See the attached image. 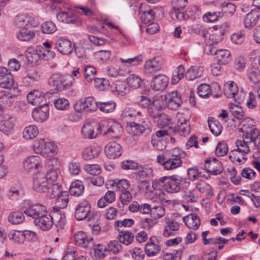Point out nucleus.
I'll return each instance as SVG.
<instances>
[{"instance_id": "obj_1", "label": "nucleus", "mask_w": 260, "mask_h": 260, "mask_svg": "<svg viewBox=\"0 0 260 260\" xmlns=\"http://www.w3.org/2000/svg\"><path fill=\"white\" fill-rule=\"evenodd\" d=\"M74 80L71 75L55 73L50 76L48 82L55 89L61 91L72 85Z\"/></svg>"}, {"instance_id": "obj_2", "label": "nucleus", "mask_w": 260, "mask_h": 260, "mask_svg": "<svg viewBox=\"0 0 260 260\" xmlns=\"http://www.w3.org/2000/svg\"><path fill=\"white\" fill-rule=\"evenodd\" d=\"M34 150L37 153L43 155H54L57 152V146L51 142H47L43 139L36 140L33 145Z\"/></svg>"}, {"instance_id": "obj_3", "label": "nucleus", "mask_w": 260, "mask_h": 260, "mask_svg": "<svg viewBox=\"0 0 260 260\" xmlns=\"http://www.w3.org/2000/svg\"><path fill=\"white\" fill-rule=\"evenodd\" d=\"M106 122L103 121L100 124L101 133L110 138L117 139L119 138L123 132L121 125L116 121L110 122L107 125Z\"/></svg>"}, {"instance_id": "obj_4", "label": "nucleus", "mask_w": 260, "mask_h": 260, "mask_svg": "<svg viewBox=\"0 0 260 260\" xmlns=\"http://www.w3.org/2000/svg\"><path fill=\"white\" fill-rule=\"evenodd\" d=\"M49 185L45 173L38 172L33 175L32 188L34 191L38 192H45L48 190Z\"/></svg>"}, {"instance_id": "obj_5", "label": "nucleus", "mask_w": 260, "mask_h": 260, "mask_svg": "<svg viewBox=\"0 0 260 260\" xmlns=\"http://www.w3.org/2000/svg\"><path fill=\"white\" fill-rule=\"evenodd\" d=\"M47 191L50 198L57 199L58 202H62L63 207L67 206L69 202L68 195L67 192L62 191L58 184H53L50 187L48 186V190Z\"/></svg>"}, {"instance_id": "obj_6", "label": "nucleus", "mask_w": 260, "mask_h": 260, "mask_svg": "<svg viewBox=\"0 0 260 260\" xmlns=\"http://www.w3.org/2000/svg\"><path fill=\"white\" fill-rule=\"evenodd\" d=\"M126 129L128 134L133 136H138L145 132H149L151 131L149 123L145 121H143L141 123L129 121L126 124Z\"/></svg>"}, {"instance_id": "obj_7", "label": "nucleus", "mask_w": 260, "mask_h": 260, "mask_svg": "<svg viewBox=\"0 0 260 260\" xmlns=\"http://www.w3.org/2000/svg\"><path fill=\"white\" fill-rule=\"evenodd\" d=\"M167 177L164 190L169 193L179 192L180 190V184L184 181L183 178L177 175Z\"/></svg>"}, {"instance_id": "obj_8", "label": "nucleus", "mask_w": 260, "mask_h": 260, "mask_svg": "<svg viewBox=\"0 0 260 260\" xmlns=\"http://www.w3.org/2000/svg\"><path fill=\"white\" fill-rule=\"evenodd\" d=\"M25 72L26 76L23 78L22 82L26 86H32L35 82L40 79V72L35 66H28Z\"/></svg>"}, {"instance_id": "obj_9", "label": "nucleus", "mask_w": 260, "mask_h": 260, "mask_svg": "<svg viewBox=\"0 0 260 260\" xmlns=\"http://www.w3.org/2000/svg\"><path fill=\"white\" fill-rule=\"evenodd\" d=\"M164 102L162 98L153 99L147 109L149 115L154 118L159 117L161 114L164 107Z\"/></svg>"}, {"instance_id": "obj_10", "label": "nucleus", "mask_w": 260, "mask_h": 260, "mask_svg": "<svg viewBox=\"0 0 260 260\" xmlns=\"http://www.w3.org/2000/svg\"><path fill=\"white\" fill-rule=\"evenodd\" d=\"M204 166V169L212 175L219 174L223 171L221 162L214 157L207 159Z\"/></svg>"}, {"instance_id": "obj_11", "label": "nucleus", "mask_w": 260, "mask_h": 260, "mask_svg": "<svg viewBox=\"0 0 260 260\" xmlns=\"http://www.w3.org/2000/svg\"><path fill=\"white\" fill-rule=\"evenodd\" d=\"M34 224L39 229L44 231L51 229L53 225L52 214L46 213L43 214L34 220Z\"/></svg>"}, {"instance_id": "obj_12", "label": "nucleus", "mask_w": 260, "mask_h": 260, "mask_svg": "<svg viewBox=\"0 0 260 260\" xmlns=\"http://www.w3.org/2000/svg\"><path fill=\"white\" fill-rule=\"evenodd\" d=\"M23 212L28 216L31 217L35 219L46 213L47 209L45 206L42 204H35L26 208L23 210Z\"/></svg>"}, {"instance_id": "obj_13", "label": "nucleus", "mask_w": 260, "mask_h": 260, "mask_svg": "<svg viewBox=\"0 0 260 260\" xmlns=\"http://www.w3.org/2000/svg\"><path fill=\"white\" fill-rule=\"evenodd\" d=\"M166 104L168 107L174 110H177L183 103L178 91H174L166 96Z\"/></svg>"}, {"instance_id": "obj_14", "label": "nucleus", "mask_w": 260, "mask_h": 260, "mask_svg": "<svg viewBox=\"0 0 260 260\" xmlns=\"http://www.w3.org/2000/svg\"><path fill=\"white\" fill-rule=\"evenodd\" d=\"M169 84V78L165 75L159 74L152 78L151 86L155 91L164 90Z\"/></svg>"}, {"instance_id": "obj_15", "label": "nucleus", "mask_w": 260, "mask_h": 260, "mask_svg": "<svg viewBox=\"0 0 260 260\" xmlns=\"http://www.w3.org/2000/svg\"><path fill=\"white\" fill-rule=\"evenodd\" d=\"M90 212V207L88 202L83 201L79 204L75 212V217L77 220H82L86 218Z\"/></svg>"}, {"instance_id": "obj_16", "label": "nucleus", "mask_w": 260, "mask_h": 260, "mask_svg": "<svg viewBox=\"0 0 260 260\" xmlns=\"http://www.w3.org/2000/svg\"><path fill=\"white\" fill-rule=\"evenodd\" d=\"M260 12L255 9H251L245 16L243 20L244 26L247 28H251L258 22Z\"/></svg>"}, {"instance_id": "obj_17", "label": "nucleus", "mask_w": 260, "mask_h": 260, "mask_svg": "<svg viewBox=\"0 0 260 260\" xmlns=\"http://www.w3.org/2000/svg\"><path fill=\"white\" fill-rule=\"evenodd\" d=\"M240 131L243 133V139L247 140L248 142H255L260 135L259 130L254 126L242 127Z\"/></svg>"}, {"instance_id": "obj_18", "label": "nucleus", "mask_w": 260, "mask_h": 260, "mask_svg": "<svg viewBox=\"0 0 260 260\" xmlns=\"http://www.w3.org/2000/svg\"><path fill=\"white\" fill-rule=\"evenodd\" d=\"M53 224L59 229H63L66 224V217L65 214L60 212L58 208L53 207L52 211Z\"/></svg>"}, {"instance_id": "obj_19", "label": "nucleus", "mask_w": 260, "mask_h": 260, "mask_svg": "<svg viewBox=\"0 0 260 260\" xmlns=\"http://www.w3.org/2000/svg\"><path fill=\"white\" fill-rule=\"evenodd\" d=\"M229 25L227 23H224L220 25L215 27V32L210 36V40H211L212 44L217 43L221 41L223 36L228 30Z\"/></svg>"}, {"instance_id": "obj_20", "label": "nucleus", "mask_w": 260, "mask_h": 260, "mask_svg": "<svg viewBox=\"0 0 260 260\" xmlns=\"http://www.w3.org/2000/svg\"><path fill=\"white\" fill-rule=\"evenodd\" d=\"M105 153L110 158L119 157L122 153V147L116 142H110L105 147Z\"/></svg>"}, {"instance_id": "obj_21", "label": "nucleus", "mask_w": 260, "mask_h": 260, "mask_svg": "<svg viewBox=\"0 0 260 260\" xmlns=\"http://www.w3.org/2000/svg\"><path fill=\"white\" fill-rule=\"evenodd\" d=\"M40 166L41 158L38 156H30L23 161V168L27 172L39 169Z\"/></svg>"}, {"instance_id": "obj_22", "label": "nucleus", "mask_w": 260, "mask_h": 260, "mask_svg": "<svg viewBox=\"0 0 260 260\" xmlns=\"http://www.w3.org/2000/svg\"><path fill=\"white\" fill-rule=\"evenodd\" d=\"M55 48L63 54H70L74 49L71 42L67 39H60L55 42Z\"/></svg>"}, {"instance_id": "obj_23", "label": "nucleus", "mask_w": 260, "mask_h": 260, "mask_svg": "<svg viewBox=\"0 0 260 260\" xmlns=\"http://www.w3.org/2000/svg\"><path fill=\"white\" fill-rule=\"evenodd\" d=\"M74 239L76 244L82 248H87L88 245L94 244L93 238L89 239L86 234L81 231L75 234Z\"/></svg>"}, {"instance_id": "obj_24", "label": "nucleus", "mask_w": 260, "mask_h": 260, "mask_svg": "<svg viewBox=\"0 0 260 260\" xmlns=\"http://www.w3.org/2000/svg\"><path fill=\"white\" fill-rule=\"evenodd\" d=\"M28 102L34 106L40 105L45 101L44 93L39 90H34L29 92L27 95Z\"/></svg>"}, {"instance_id": "obj_25", "label": "nucleus", "mask_w": 260, "mask_h": 260, "mask_svg": "<svg viewBox=\"0 0 260 260\" xmlns=\"http://www.w3.org/2000/svg\"><path fill=\"white\" fill-rule=\"evenodd\" d=\"M97 129L100 128V125H97L94 122H86L83 125L82 128V134L85 138L93 139L97 136V133L94 132V128Z\"/></svg>"}, {"instance_id": "obj_26", "label": "nucleus", "mask_w": 260, "mask_h": 260, "mask_svg": "<svg viewBox=\"0 0 260 260\" xmlns=\"http://www.w3.org/2000/svg\"><path fill=\"white\" fill-rule=\"evenodd\" d=\"M102 151L101 147L93 145L85 148L82 153V158L85 160H90L98 157Z\"/></svg>"}, {"instance_id": "obj_27", "label": "nucleus", "mask_w": 260, "mask_h": 260, "mask_svg": "<svg viewBox=\"0 0 260 260\" xmlns=\"http://www.w3.org/2000/svg\"><path fill=\"white\" fill-rule=\"evenodd\" d=\"M107 71L109 75L112 77L125 76L131 72L127 66H109Z\"/></svg>"}, {"instance_id": "obj_28", "label": "nucleus", "mask_w": 260, "mask_h": 260, "mask_svg": "<svg viewBox=\"0 0 260 260\" xmlns=\"http://www.w3.org/2000/svg\"><path fill=\"white\" fill-rule=\"evenodd\" d=\"M14 121L13 117L9 115H5L3 119L0 120V131L8 135L13 128Z\"/></svg>"}, {"instance_id": "obj_29", "label": "nucleus", "mask_w": 260, "mask_h": 260, "mask_svg": "<svg viewBox=\"0 0 260 260\" xmlns=\"http://www.w3.org/2000/svg\"><path fill=\"white\" fill-rule=\"evenodd\" d=\"M155 239H156V237H151L150 239V242L145 245V252L148 256H155L160 251V247L159 245L155 243Z\"/></svg>"}, {"instance_id": "obj_30", "label": "nucleus", "mask_w": 260, "mask_h": 260, "mask_svg": "<svg viewBox=\"0 0 260 260\" xmlns=\"http://www.w3.org/2000/svg\"><path fill=\"white\" fill-rule=\"evenodd\" d=\"M16 96L6 91L0 92V106L3 108L11 107L14 102Z\"/></svg>"}, {"instance_id": "obj_31", "label": "nucleus", "mask_w": 260, "mask_h": 260, "mask_svg": "<svg viewBox=\"0 0 260 260\" xmlns=\"http://www.w3.org/2000/svg\"><path fill=\"white\" fill-rule=\"evenodd\" d=\"M84 191V186L80 180L73 181L69 188V192L71 196L79 197L82 196Z\"/></svg>"}, {"instance_id": "obj_32", "label": "nucleus", "mask_w": 260, "mask_h": 260, "mask_svg": "<svg viewBox=\"0 0 260 260\" xmlns=\"http://www.w3.org/2000/svg\"><path fill=\"white\" fill-rule=\"evenodd\" d=\"M190 125L188 120L179 119L177 127L173 129V132H178L180 135L186 136L190 133Z\"/></svg>"}, {"instance_id": "obj_33", "label": "nucleus", "mask_w": 260, "mask_h": 260, "mask_svg": "<svg viewBox=\"0 0 260 260\" xmlns=\"http://www.w3.org/2000/svg\"><path fill=\"white\" fill-rule=\"evenodd\" d=\"M56 18L59 21L65 23L76 24L78 22L76 16L71 12H60L57 14Z\"/></svg>"}, {"instance_id": "obj_34", "label": "nucleus", "mask_w": 260, "mask_h": 260, "mask_svg": "<svg viewBox=\"0 0 260 260\" xmlns=\"http://www.w3.org/2000/svg\"><path fill=\"white\" fill-rule=\"evenodd\" d=\"M203 72L202 66H190V68L185 72V77L188 80H193L201 76Z\"/></svg>"}, {"instance_id": "obj_35", "label": "nucleus", "mask_w": 260, "mask_h": 260, "mask_svg": "<svg viewBox=\"0 0 260 260\" xmlns=\"http://www.w3.org/2000/svg\"><path fill=\"white\" fill-rule=\"evenodd\" d=\"M184 221L185 225L189 229L193 230H197L201 224L200 218L197 215L193 214H191L184 217Z\"/></svg>"}, {"instance_id": "obj_36", "label": "nucleus", "mask_w": 260, "mask_h": 260, "mask_svg": "<svg viewBox=\"0 0 260 260\" xmlns=\"http://www.w3.org/2000/svg\"><path fill=\"white\" fill-rule=\"evenodd\" d=\"M231 53L226 49L218 50L216 53V63L218 65H225L230 60Z\"/></svg>"}, {"instance_id": "obj_37", "label": "nucleus", "mask_w": 260, "mask_h": 260, "mask_svg": "<svg viewBox=\"0 0 260 260\" xmlns=\"http://www.w3.org/2000/svg\"><path fill=\"white\" fill-rule=\"evenodd\" d=\"M119 232V234L117 238L120 243L128 246L133 242L135 237L131 232L128 231H120Z\"/></svg>"}, {"instance_id": "obj_38", "label": "nucleus", "mask_w": 260, "mask_h": 260, "mask_svg": "<svg viewBox=\"0 0 260 260\" xmlns=\"http://www.w3.org/2000/svg\"><path fill=\"white\" fill-rule=\"evenodd\" d=\"M247 75L250 81L253 84H257L260 82V71L257 66L249 67Z\"/></svg>"}, {"instance_id": "obj_39", "label": "nucleus", "mask_w": 260, "mask_h": 260, "mask_svg": "<svg viewBox=\"0 0 260 260\" xmlns=\"http://www.w3.org/2000/svg\"><path fill=\"white\" fill-rule=\"evenodd\" d=\"M17 38L21 41H29L35 37V32L29 29L23 28L16 34Z\"/></svg>"}, {"instance_id": "obj_40", "label": "nucleus", "mask_w": 260, "mask_h": 260, "mask_svg": "<svg viewBox=\"0 0 260 260\" xmlns=\"http://www.w3.org/2000/svg\"><path fill=\"white\" fill-rule=\"evenodd\" d=\"M116 104L113 101L98 102V108L104 113H111L114 111Z\"/></svg>"}, {"instance_id": "obj_41", "label": "nucleus", "mask_w": 260, "mask_h": 260, "mask_svg": "<svg viewBox=\"0 0 260 260\" xmlns=\"http://www.w3.org/2000/svg\"><path fill=\"white\" fill-rule=\"evenodd\" d=\"M185 71L184 66H178L173 72L171 84H176L185 77Z\"/></svg>"}, {"instance_id": "obj_42", "label": "nucleus", "mask_w": 260, "mask_h": 260, "mask_svg": "<svg viewBox=\"0 0 260 260\" xmlns=\"http://www.w3.org/2000/svg\"><path fill=\"white\" fill-rule=\"evenodd\" d=\"M208 122L209 128L212 133L215 136H219L221 134L222 129V126L220 123L213 118H209Z\"/></svg>"}, {"instance_id": "obj_43", "label": "nucleus", "mask_w": 260, "mask_h": 260, "mask_svg": "<svg viewBox=\"0 0 260 260\" xmlns=\"http://www.w3.org/2000/svg\"><path fill=\"white\" fill-rule=\"evenodd\" d=\"M238 92V90L236 84L233 81L231 82L228 86L226 93L228 94V96L231 95V98H233L236 102L240 104L242 101V99L239 96L237 97Z\"/></svg>"}, {"instance_id": "obj_44", "label": "nucleus", "mask_w": 260, "mask_h": 260, "mask_svg": "<svg viewBox=\"0 0 260 260\" xmlns=\"http://www.w3.org/2000/svg\"><path fill=\"white\" fill-rule=\"evenodd\" d=\"M39 133L38 128L35 125L26 127L23 131V136L26 140L32 139L36 137Z\"/></svg>"}, {"instance_id": "obj_45", "label": "nucleus", "mask_w": 260, "mask_h": 260, "mask_svg": "<svg viewBox=\"0 0 260 260\" xmlns=\"http://www.w3.org/2000/svg\"><path fill=\"white\" fill-rule=\"evenodd\" d=\"M248 141L244 140H237L236 142V145L237 147V150L239 152H241V155L243 156L242 159L246 160L247 158L244 156L248 153L250 151L249 147L248 146Z\"/></svg>"}, {"instance_id": "obj_46", "label": "nucleus", "mask_w": 260, "mask_h": 260, "mask_svg": "<svg viewBox=\"0 0 260 260\" xmlns=\"http://www.w3.org/2000/svg\"><path fill=\"white\" fill-rule=\"evenodd\" d=\"M141 20L144 23H148L153 20L155 17V13L152 9H148L144 11L141 10L139 12Z\"/></svg>"}, {"instance_id": "obj_47", "label": "nucleus", "mask_w": 260, "mask_h": 260, "mask_svg": "<svg viewBox=\"0 0 260 260\" xmlns=\"http://www.w3.org/2000/svg\"><path fill=\"white\" fill-rule=\"evenodd\" d=\"M8 221L13 224H20L24 220V216L22 212H13L8 216Z\"/></svg>"}, {"instance_id": "obj_48", "label": "nucleus", "mask_w": 260, "mask_h": 260, "mask_svg": "<svg viewBox=\"0 0 260 260\" xmlns=\"http://www.w3.org/2000/svg\"><path fill=\"white\" fill-rule=\"evenodd\" d=\"M129 91V88L127 85V83L118 81L115 83V91L117 94L123 96L127 93Z\"/></svg>"}, {"instance_id": "obj_49", "label": "nucleus", "mask_w": 260, "mask_h": 260, "mask_svg": "<svg viewBox=\"0 0 260 260\" xmlns=\"http://www.w3.org/2000/svg\"><path fill=\"white\" fill-rule=\"evenodd\" d=\"M8 237L10 239L17 244H22L25 241L24 232L12 231L9 233Z\"/></svg>"}, {"instance_id": "obj_50", "label": "nucleus", "mask_w": 260, "mask_h": 260, "mask_svg": "<svg viewBox=\"0 0 260 260\" xmlns=\"http://www.w3.org/2000/svg\"><path fill=\"white\" fill-rule=\"evenodd\" d=\"M170 15L172 19L179 21L187 20L189 18V15L181 12L178 8L173 9L170 13Z\"/></svg>"}, {"instance_id": "obj_51", "label": "nucleus", "mask_w": 260, "mask_h": 260, "mask_svg": "<svg viewBox=\"0 0 260 260\" xmlns=\"http://www.w3.org/2000/svg\"><path fill=\"white\" fill-rule=\"evenodd\" d=\"M0 86L4 88H15L14 79L12 75H7L5 77H0Z\"/></svg>"}, {"instance_id": "obj_52", "label": "nucleus", "mask_w": 260, "mask_h": 260, "mask_svg": "<svg viewBox=\"0 0 260 260\" xmlns=\"http://www.w3.org/2000/svg\"><path fill=\"white\" fill-rule=\"evenodd\" d=\"M236 9V6L231 3H223L221 6L222 13L226 17L233 16Z\"/></svg>"}, {"instance_id": "obj_53", "label": "nucleus", "mask_w": 260, "mask_h": 260, "mask_svg": "<svg viewBox=\"0 0 260 260\" xmlns=\"http://www.w3.org/2000/svg\"><path fill=\"white\" fill-rule=\"evenodd\" d=\"M136 176L139 180L150 178L153 176V170L151 168H142L136 173Z\"/></svg>"}, {"instance_id": "obj_54", "label": "nucleus", "mask_w": 260, "mask_h": 260, "mask_svg": "<svg viewBox=\"0 0 260 260\" xmlns=\"http://www.w3.org/2000/svg\"><path fill=\"white\" fill-rule=\"evenodd\" d=\"M127 81L128 86L134 89L139 88L142 84L141 79L135 74L131 75L127 78Z\"/></svg>"}, {"instance_id": "obj_55", "label": "nucleus", "mask_w": 260, "mask_h": 260, "mask_svg": "<svg viewBox=\"0 0 260 260\" xmlns=\"http://www.w3.org/2000/svg\"><path fill=\"white\" fill-rule=\"evenodd\" d=\"M182 161L179 158L170 157L166 160L165 163V169L167 170H172L181 166Z\"/></svg>"}, {"instance_id": "obj_56", "label": "nucleus", "mask_w": 260, "mask_h": 260, "mask_svg": "<svg viewBox=\"0 0 260 260\" xmlns=\"http://www.w3.org/2000/svg\"><path fill=\"white\" fill-rule=\"evenodd\" d=\"M197 93L202 98H206L211 94V89L209 84L204 83L198 87Z\"/></svg>"}, {"instance_id": "obj_57", "label": "nucleus", "mask_w": 260, "mask_h": 260, "mask_svg": "<svg viewBox=\"0 0 260 260\" xmlns=\"http://www.w3.org/2000/svg\"><path fill=\"white\" fill-rule=\"evenodd\" d=\"M134 224V220L131 218H125L121 220H117L114 223V228L118 231H121L122 227L129 228Z\"/></svg>"}, {"instance_id": "obj_58", "label": "nucleus", "mask_w": 260, "mask_h": 260, "mask_svg": "<svg viewBox=\"0 0 260 260\" xmlns=\"http://www.w3.org/2000/svg\"><path fill=\"white\" fill-rule=\"evenodd\" d=\"M86 112L94 111L98 108V102H95L92 96H88L83 100Z\"/></svg>"}, {"instance_id": "obj_59", "label": "nucleus", "mask_w": 260, "mask_h": 260, "mask_svg": "<svg viewBox=\"0 0 260 260\" xmlns=\"http://www.w3.org/2000/svg\"><path fill=\"white\" fill-rule=\"evenodd\" d=\"M83 169L86 172L92 175L98 176L101 172L100 166L97 164H85Z\"/></svg>"}, {"instance_id": "obj_60", "label": "nucleus", "mask_w": 260, "mask_h": 260, "mask_svg": "<svg viewBox=\"0 0 260 260\" xmlns=\"http://www.w3.org/2000/svg\"><path fill=\"white\" fill-rule=\"evenodd\" d=\"M41 29L44 34H51L56 31L57 27L52 21H46L42 24Z\"/></svg>"}, {"instance_id": "obj_61", "label": "nucleus", "mask_w": 260, "mask_h": 260, "mask_svg": "<svg viewBox=\"0 0 260 260\" xmlns=\"http://www.w3.org/2000/svg\"><path fill=\"white\" fill-rule=\"evenodd\" d=\"M111 185L113 187L115 186L118 190L121 192L123 191L124 190H127L130 184L127 180L122 179L118 181L115 180Z\"/></svg>"}, {"instance_id": "obj_62", "label": "nucleus", "mask_w": 260, "mask_h": 260, "mask_svg": "<svg viewBox=\"0 0 260 260\" xmlns=\"http://www.w3.org/2000/svg\"><path fill=\"white\" fill-rule=\"evenodd\" d=\"M94 85L96 89L100 91H104L109 87V80L105 78L94 79Z\"/></svg>"}, {"instance_id": "obj_63", "label": "nucleus", "mask_w": 260, "mask_h": 260, "mask_svg": "<svg viewBox=\"0 0 260 260\" xmlns=\"http://www.w3.org/2000/svg\"><path fill=\"white\" fill-rule=\"evenodd\" d=\"M84 75L85 78L88 82L94 79L96 74V70L94 66H85L84 68Z\"/></svg>"}, {"instance_id": "obj_64", "label": "nucleus", "mask_w": 260, "mask_h": 260, "mask_svg": "<svg viewBox=\"0 0 260 260\" xmlns=\"http://www.w3.org/2000/svg\"><path fill=\"white\" fill-rule=\"evenodd\" d=\"M107 248L109 251L114 254L119 253L122 249L119 241L111 240L108 244Z\"/></svg>"}]
</instances>
